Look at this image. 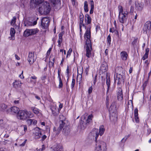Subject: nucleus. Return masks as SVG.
<instances>
[{"label":"nucleus","mask_w":151,"mask_h":151,"mask_svg":"<svg viewBox=\"0 0 151 151\" xmlns=\"http://www.w3.org/2000/svg\"><path fill=\"white\" fill-rule=\"evenodd\" d=\"M117 98L119 101H121L123 99V96L122 94V90L120 87L118 89V92L117 93Z\"/></svg>","instance_id":"obj_18"},{"label":"nucleus","mask_w":151,"mask_h":151,"mask_svg":"<svg viewBox=\"0 0 151 151\" xmlns=\"http://www.w3.org/2000/svg\"><path fill=\"white\" fill-rule=\"evenodd\" d=\"M31 109L32 111L35 114H37L39 113V110L35 107H32Z\"/></svg>","instance_id":"obj_34"},{"label":"nucleus","mask_w":151,"mask_h":151,"mask_svg":"<svg viewBox=\"0 0 151 151\" xmlns=\"http://www.w3.org/2000/svg\"><path fill=\"white\" fill-rule=\"evenodd\" d=\"M51 9L49 3L47 1L43 2L39 8V12L41 14H49Z\"/></svg>","instance_id":"obj_4"},{"label":"nucleus","mask_w":151,"mask_h":151,"mask_svg":"<svg viewBox=\"0 0 151 151\" xmlns=\"http://www.w3.org/2000/svg\"><path fill=\"white\" fill-rule=\"evenodd\" d=\"M149 51V49L148 48H147L145 50V54L148 55Z\"/></svg>","instance_id":"obj_59"},{"label":"nucleus","mask_w":151,"mask_h":151,"mask_svg":"<svg viewBox=\"0 0 151 151\" xmlns=\"http://www.w3.org/2000/svg\"><path fill=\"white\" fill-rule=\"evenodd\" d=\"M10 111L12 113H13L17 114L20 111L19 108L16 106H13L10 108Z\"/></svg>","instance_id":"obj_20"},{"label":"nucleus","mask_w":151,"mask_h":151,"mask_svg":"<svg viewBox=\"0 0 151 151\" xmlns=\"http://www.w3.org/2000/svg\"><path fill=\"white\" fill-rule=\"evenodd\" d=\"M35 132L34 133V136L35 139L40 138L42 135L41 132L38 127L36 128L35 129Z\"/></svg>","instance_id":"obj_13"},{"label":"nucleus","mask_w":151,"mask_h":151,"mask_svg":"<svg viewBox=\"0 0 151 151\" xmlns=\"http://www.w3.org/2000/svg\"><path fill=\"white\" fill-rule=\"evenodd\" d=\"M135 116V122L136 123H138L139 122V117H138V116Z\"/></svg>","instance_id":"obj_46"},{"label":"nucleus","mask_w":151,"mask_h":151,"mask_svg":"<svg viewBox=\"0 0 151 151\" xmlns=\"http://www.w3.org/2000/svg\"><path fill=\"white\" fill-rule=\"evenodd\" d=\"M148 55L145 54L144 55L143 57H142V59L143 60H145L146 59H147L148 58Z\"/></svg>","instance_id":"obj_49"},{"label":"nucleus","mask_w":151,"mask_h":151,"mask_svg":"<svg viewBox=\"0 0 151 151\" xmlns=\"http://www.w3.org/2000/svg\"><path fill=\"white\" fill-rule=\"evenodd\" d=\"M62 129L60 128L59 126L57 129L55 127H54L53 128V132H55L56 134L58 135Z\"/></svg>","instance_id":"obj_29"},{"label":"nucleus","mask_w":151,"mask_h":151,"mask_svg":"<svg viewBox=\"0 0 151 151\" xmlns=\"http://www.w3.org/2000/svg\"><path fill=\"white\" fill-rule=\"evenodd\" d=\"M138 38H135L133 41L132 42V44L133 46L134 47H135V46L136 45V43L137 42Z\"/></svg>","instance_id":"obj_37"},{"label":"nucleus","mask_w":151,"mask_h":151,"mask_svg":"<svg viewBox=\"0 0 151 151\" xmlns=\"http://www.w3.org/2000/svg\"><path fill=\"white\" fill-rule=\"evenodd\" d=\"M18 100L14 101V104H17L19 103L20 99L19 98H18Z\"/></svg>","instance_id":"obj_52"},{"label":"nucleus","mask_w":151,"mask_h":151,"mask_svg":"<svg viewBox=\"0 0 151 151\" xmlns=\"http://www.w3.org/2000/svg\"><path fill=\"white\" fill-rule=\"evenodd\" d=\"M91 133L92 135H93V136H94L95 135V141L96 142V143H97V142H97V138L99 135V132L98 129L94 128L92 130Z\"/></svg>","instance_id":"obj_14"},{"label":"nucleus","mask_w":151,"mask_h":151,"mask_svg":"<svg viewBox=\"0 0 151 151\" xmlns=\"http://www.w3.org/2000/svg\"><path fill=\"white\" fill-rule=\"evenodd\" d=\"M63 83L62 81H59V88H61L63 87Z\"/></svg>","instance_id":"obj_51"},{"label":"nucleus","mask_w":151,"mask_h":151,"mask_svg":"<svg viewBox=\"0 0 151 151\" xmlns=\"http://www.w3.org/2000/svg\"><path fill=\"white\" fill-rule=\"evenodd\" d=\"M31 1L32 2H33V3L37 4H42V3L44 2V0H31Z\"/></svg>","instance_id":"obj_35"},{"label":"nucleus","mask_w":151,"mask_h":151,"mask_svg":"<svg viewBox=\"0 0 151 151\" xmlns=\"http://www.w3.org/2000/svg\"><path fill=\"white\" fill-rule=\"evenodd\" d=\"M91 9L90 11V13L91 14H92L93 11L94 9V2L93 1H90Z\"/></svg>","instance_id":"obj_31"},{"label":"nucleus","mask_w":151,"mask_h":151,"mask_svg":"<svg viewBox=\"0 0 151 151\" xmlns=\"http://www.w3.org/2000/svg\"><path fill=\"white\" fill-rule=\"evenodd\" d=\"M125 75L124 73L122 74L117 73L116 75V78L115 80V82H117V84L118 85H120L122 82L125 79Z\"/></svg>","instance_id":"obj_8"},{"label":"nucleus","mask_w":151,"mask_h":151,"mask_svg":"<svg viewBox=\"0 0 151 151\" xmlns=\"http://www.w3.org/2000/svg\"><path fill=\"white\" fill-rule=\"evenodd\" d=\"M47 137V136L45 135H43L41 137V140L42 141L44 140Z\"/></svg>","instance_id":"obj_55"},{"label":"nucleus","mask_w":151,"mask_h":151,"mask_svg":"<svg viewBox=\"0 0 151 151\" xmlns=\"http://www.w3.org/2000/svg\"><path fill=\"white\" fill-rule=\"evenodd\" d=\"M30 29L31 35L36 34L38 33L39 31V29L37 28Z\"/></svg>","instance_id":"obj_30"},{"label":"nucleus","mask_w":151,"mask_h":151,"mask_svg":"<svg viewBox=\"0 0 151 151\" xmlns=\"http://www.w3.org/2000/svg\"><path fill=\"white\" fill-rule=\"evenodd\" d=\"M119 10V22L122 23H123L127 21L128 14L127 11H124L123 7L121 6L118 7Z\"/></svg>","instance_id":"obj_5"},{"label":"nucleus","mask_w":151,"mask_h":151,"mask_svg":"<svg viewBox=\"0 0 151 151\" xmlns=\"http://www.w3.org/2000/svg\"><path fill=\"white\" fill-rule=\"evenodd\" d=\"M121 58L123 60H127L128 55L126 52L122 51L121 53Z\"/></svg>","instance_id":"obj_23"},{"label":"nucleus","mask_w":151,"mask_h":151,"mask_svg":"<svg viewBox=\"0 0 151 151\" xmlns=\"http://www.w3.org/2000/svg\"><path fill=\"white\" fill-rule=\"evenodd\" d=\"M23 71H22L21 75L19 76V77L21 79H23L24 78V77L23 75Z\"/></svg>","instance_id":"obj_53"},{"label":"nucleus","mask_w":151,"mask_h":151,"mask_svg":"<svg viewBox=\"0 0 151 151\" xmlns=\"http://www.w3.org/2000/svg\"><path fill=\"white\" fill-rule=\"evenodd\" d=\"M105 130L104 129V126H101L100 127L99 130V133L100 136H101L104 133Z\"/></svg>","instance_id":"obj_32"},{"label":"nucleus","mask_w":151,"mask_h":151,"mask_svg":"<svg viewBox=\"0 0 151 151\" xmlns=\"http://www.w3.org/2000/svg\"><path fill=\"white\" fill-rule=\"evenodd\" d=\"M31 35V29H26L24 32V35L25 37H27Z\"/></svg>","instance_id":"obj_28"},{"label":"nucleus","mask_w":151,"mask_h":151,"mask_svg":"<svg viewBox=\"0 0 151 151\" xmlns=\"http://www.w3.org/2000/svg\"><path fill=\"white\" fill-rule=\"evenodd\" d=\"M93 116L92 114L89 115L87 119L86 120V124H89L91 122L92 119L93 118Z\"/></svg>","instance_id":"obj_26"},{"label":"nucleus","mask_w":151,"mask_h":151,"mask_svg":"<svg viewBox=\"0 0 151 151\" xmlns=\"http://www.w3.org/2000/svg\"><path fill=\"white\" fill-rule=\"evenodd\" d=\"M15 33V30L13 28H11L10 31V35L11 37V39L12 40H14L15 39L14 37Z\"/></svg>","instance_id":"obj_24"},{"label":"nucleus","mask_w":151,"mask_h":151,"mask_svg":"<svg viewBox=\"0 0 151 151\" xmlns=\"http://www.w3.org/2000/svg\"><path fill=\"white\" fill-rule=\"evenodd\" d=\"M1 107L2 110H4L6 108L7 106L4 104H3L1 105Z\"/></svg>","instance_id":"obj_42"},{"label":"nucleus","mask_w":151,"mask_h":151,"mask_svg":"<svg viewBox=\"0 0 151 151\" xmlns=\"http://www.w3.org/2000/svg\"><path fill=\"white\" fill-rule=\"evenodd\" d=\"M147 83V81H145L144 82V83L143 84V87L144 88L146 86Z\"/></svg>","instance_id":"obj_63"},{"label":"nucleus","mask_w":151,"mask_h":151,"mask_svg":"<svg viewBox=\"0 0 151 151\" xmlns=\"http://www.w3.org/2000/svg\"><path fill=\"white\" fill-rule=\"evenodd\" d=\"M21 84L22 83L21 82L15 81L13 83V87L17 89L18 88L20 87Z\"/></svg>","instance_id":"obj_22"},{"label":"nucleus","mask_w":151,"mask_h":151,"mask_svg":"<svg viewBox=\"0 0 151 151\" xmlns=\"http://www.w3.org/2000/svg\"><path fill=\"white\" fill-rule=\"evenodd\" d=\"M16 17L14 16L13 17V19L12 20L11 24V25H14L16 21Z\"/></svg>","instance_id":"obj_38"},{"label":"nucleus","mask_w":151,"mask_h":151,"mask_svg":"<svg viewBox=\"0 0 151 151\" xmlns=\"http://www.w3.org/2000/svg\"><path fill=\"white\" fill-rule=\"evenodd\" d=\"M27 141V140L25 139L24 140V141L22 143V144H21L20 145V146H24L25 143H26Z\"/></svg>","instance_id":"obj_58"},{"label":"nucleus","mask_w":151,"mask_h":151,"mask_svg":"<svg viewBox=\"0 0 151 151\" xmlns=\"http://www.w3.org/2000/svg\"><path fill=\"white\" fill-rule=\"evenodd\" d=\"M91 17L88 14H86L85 17V21L86 24L88 25L91 24Z\"/></svg>","instance_id":"obj_21"},{"label":"nucleus","mask_w":151,"mask_h":151,"mask_svg":"<svg viewBox=\"0 0 151 151\" xmlns=\"http://www.w3.org/2000/svg\"><path fill=\"white\" fill-rule=\"evenodd\" d=\"M51 109L52 114L55 116H58L60 112L59 109L57 107L56 105L52 106Z\"/></svg>","instance_id":"obj_12"},{"label":"nucleus","mask_w":151,"mask_h":151,"mask_svg":"<svg viewBox=\"0 0 151 151\" xmlns=\"http://www.w3.org/2000/svg\"><path fill=\"white\" fill-rule=\"evenodd\" d=\"M59 122H62L64 120H67L66 119L65 117L63 115L60 114L59 116Z\"/></svg>","instance_id":"obj_36"},{"label":"nucleus","mask_w":151,"mask_h":151,"mask_svg":"<svg viewBox=\"0 0 151 151\" xmlns=\"http://www.w3.org/2000/svg\"><path fill=\"white\" fill-rule=\"evenodd\" d=\"M97 78V75H96L95 76V77L94 78V81H93L94 84H95L96 82Z\"/></svg>","instance_id":"obj_54"},{"label":"nucleus","mask_w":151,"mask_h":151,"mask_svg":"<svg viewBox=\"0 0 151 151\" xmlns=\"http://www.w3.org/2000/svg\"><path fill=\"white\" fill-rule=\"evenodd\" d=\"M149 62H148V60H146L145 62V65L146 67H148L149 64Z\"/></svg>","instance_id":"obj_50"},{"label":"nucleus","mask_w":151,"mask_h":151,"mask_svg":"<svg viewBox=\"0 0 151 151\" xmlns=\"http://www.w3.org/2000/svg\"><path fill=\"white\" fill-rule=\"evenodd\" d=\"M72 52V49L71 48H70L68 51L67 55H66V57L67 58L68 56H70Z\"/></svg>","instance_id":"obj_43"},{"label":"nucleus","mask_w":151,"mask_h":151,"mask_svg":"<svg viewBox=\"0 0 151 151\" xmlns=\"http://www.w3.org/2000/svg\"><path fill=\"white\" fill-rule=\"evenodd\" d=\"M36 57H35L34 53L32 52H29L27 58V60L29 62L30 65H32L36 60Z\"/></svg>","instance_id":"obj_9"},{"label":"nucleus","mask_w":151,"mask_h":151,"mask_svg":"<svg viewBox=\"0 0 151 151\" xmlns=\"http://www.w3.org/2000/svg\"><path fill=\"white\" fill-rule=\"evenodd\" d=\"M109 111L110 114V120L111 121H116L117 118V112L115 101H113L109 109Z\"/></svg>","instance_id":"obj_3"},{"label":"nucleus","mask_w":151,"mask_h":151,"mask_svg":"<svg viewBox=\"0 0 151 151\" xmlns=\"http://www.w3.org/2000/svg\"><path fill=\"white\" fill-rule=\"evenodd\" d=\"M27 119L26 120V122L29 126L32 124L35 125L37 123V121L34 119Z\"/></svg>","instance_id":"obj_19"},{"label":"nucleus","mask_w":151,"mask_h":151,"mask_svg":"<svg viewBox=\"0 0 151 151\" xmlns=\"http://www.w3.org/2000/svg\"><path fill=\"white\" fill-rule=\"evenodd\" d=\"M106 83L107 86V93H108V91L109 89L110 85V76L108 73H106Z\"/></svg>","instance_id":"obj_16"},{"label":"nucleus","mask_w":151,"mask_h":151,"mask_svg":"<svg viewBox=\"0 0 151 151\" xmlns=\"http://www.w3.org/2000/svg\"><path fill=\"white\" fill-rule=\"evenodd\" d=\"M51 3L54 5V6L56 5L60 6L61 4L60 0H50Z\"/></svg>","instance_id":"obj_25"},{"label":"nucleus","mask_w":151,"mask_h":151,"mask_svg":"<svg viewBox=\"0 0 151 151\" xmlns=\"http://www.w3.org/2000/svg\"><path fill=\"white\" fill-rule=\"evenodd\" d=\"M91 27H88L85 34V37H86L87 39L86 42V56L88 58H90L91 56V51L92 50L91 43L90 40L91 37Z\"/></svg>","instance_id":"obj_1"},{"label":"nucleus","mask_w":151,"mask_h":151,"mask_svg":"<svg viewBox=\"0 0 151 151\" xmlns=\"http://www.w3.org/2000/svg\"><path fill=\"white\" fill-rule=\"evenodd\" d=\"M129 137V135H128L127 137H125L124 138H123L121 140L122 142H125L127 139Z\"/></svg>","instance_id":"obj_45"},{"label":"nucleus","mask_w":151,"mask_h":151,"mask_svg":"<svg viewBox=\"0 0 151 151\" xmlns=\"http://www.w3.org/2000/svg\"><path fill=\"white\" fill-rule=\"evenodd\" d=\"M51 50V48H50L49 50H48L47 52V55H50V51Z\"/></svg>","instance_id":"obj_64"},{"label":"nucleus","mask_w":151,"mask_h":151,"mask_svg":"<svg viewBox=\"0 0 151 151\" xmlns=\"http://www.w3.org/2000/svg\"><path fill=\"white\" fill-rule=\"evenodd\" d=\"M96 151H106V145L105 142L102 141H99L96 144Z\"/></svg>","instance_id":"obj_7"},{"label":"nucleus","mask_w":151,"mask_h":151,"mask_svg":"<svg viewBox=\"0 0 151 151\" xmlns=\"http://www.w3.org/2000/svg\"><path fill=\"white\" fill-rule=\"evenodd\" d=\"M75 80L74 78H73L71 83V87L72 89H73L75 85Z\"/></svg>","instance_id":"obj_40"},{"label":"nucleus","mask_w":151,"mask_h":151,"mask_svg":"<svg viewBox=\"0 0 151 151\" xmlns=\"http://www.w3.org/2000/svg\"><path fill=\"white\" fill-rule=\"evenodd\" d=\"M136 8L138 10H141L143 8V6L141 3H139L138 2H135Z\"/></svg>","instance_id":"obj_27"},{"label":"nucleus","mask_w":151,"mask_h":151,"mask_svg":"<svg viewBox=\"0 0 151 151\" xmlns=\"http://www.w3.org/2000/svg\"><path fill=\"white\" fill-rule=\"evenodd\" d=\"M138 109L137 108H136L134 109V116H138Z\"/></svg>","instance_id":"obj_47"},{"label":"nucleus","mask_w":151,"mask_h":151,"mask_svg":"<svg viewBox=\"0 0 151 151\" xmlns=\"http://www.w3.org/2000/svg\"><path fill=\"white\" fill-rule=\"evenodd\" d=\"M84 10L85 12H87L88 11V3L87 1H85L84 2Z\"/></svg>","instance_id":"obj_33"},{"label":"nucleus","mask_w":151,"mask_h":151,"mask_svg":"<svg viewBox=\"0 0 151 151\" xmlns=\"http://www.w3.org/2000/svg\"><path fill=\"white\" fill-rule=\"evenodd\" d=\"M22 126L24 128V132H26L27 130V127L26 125H23Z\"/></svg>","instance_id":"obj_62"},{"label":"nucleus","mask_w":151,"mask_h":151,"mask_svg":"<svg viewBox=\"0 0 151 151\" xmlns=\"http://www.w3.org/2000/svg\"><path fill=\"white\" fill-rule=\"evenodd\" d=\"M151 23L150 21L146 22L144 24L143 28V31L144 33L147 34L148 32H149L151 28Z\"/></svg>","instance_id":"obj_10"},{"label":"nucleus","mask_w":151,"mask_h":151,"mask_svg":"<svg viewBox=\"0 0 151 151\" xmlns=\"http://www.w3.org/2000/svg\"><path fill=\"white\" fill-rule=\"evenodd\" d=\"M108 70L107 63L105 62H103L102 64L100 70L102 72L104 73Z\"/></svg>","instance_id":"obj_15"},{"label":"nucleus","mask_w":151,"mask_h":151,"mask_svg":"<svg viewBox=\"0 0 151 151\" xmlns=\"http://www.w3.org/2000/svg\"><path fill=\"white\" fill-rule=\"evenodd\" d=\"M63 146L60 144H56L53 147L54 151H63Z\"/></svg>","instance_id":"obj_17"},{"label":"nucleus","mask_w":151,"mask_h":151,"mask_svg":"<svg viewBox=\"0 0 151 151\" xmlns=\"http://www.w3.org/2000/svg\"><path fill=\"white\" fill-rule=\"evenodd\" d=\"M62 35H63V34H62L61 33H60L59 34L58 36H59V40H62Z\"/></svg>","instance_id":"obj_57"},{"label":"nucleus","mask_w":151,"mask_h":151,"mask_svg":"<svg viewBox=\"0 0 151 151\" xmlns=\"http://www.w3.org/2000/svg\"><path fill=\"white\" fill-rule=\"evenodd\" d=\"M62 40H59L58 41V46L59 47H60V44L62 42Z\"/></svg>","instance_id":"obj_60"},{"label":"nucleus","mask_w":151,"mask_h":151,"mask_svg":"<svg viewBox=\"0 0 151 151\" xmlns=\"http://www.w3.org/2000/svg\"><path fill=\"white\" fill-rule=\"evenodd\" d=\"M114 28H111L110 29L109 32H113L114 31Z\"/></svg>","instance_id":"obj_61"},{"label":"nucleus","mask_w":151,"mask_h":151,"mask_svg":"<svg viewBox=\"0 0 151 151\" xmlns=\"http://www.w3.org/2000/svg\"><path fill=\"white\" fill-rule=\"evenodd\" d=\"M107 39L108 43L110 45L111 44V37L110 35L108 36Z\"/></svg>","instance_id":"obj_44"},{"label":"nucleus","mask_w":151,"mask_h":151,"mask_svg":"<svg viewBox=\"0 0 151 151\" xmlns=\"http://www.w3.org/2000/svg\"><path fill=\"white\" fill-rule=\"evenodd\" d=\"M59 127L62 129L63 132L66 135H68L70 132L69 123L67 120H64L62 122H59Z\"/></svg>","instance_id":"obj_6"},{"label":"nucleus","mask_w":151,"mask_h":151,"mask_svg":"<svg viewBox=\"0 0 151 151\" xmlns=\"http://www.w3.org/2000/svg\"><path fill=\"white\" fill-rule=\"evenodd\" d=\"M50 20L46 17H44L42 19L41 21V25L43 28L47 29L49 26Z\"/></svg>","instance_id":"obj_11"},{"label":"nucleus","mask_w":151,"mask_h":151,"mask_svg":"<svg viewBox=\"0 0 151 151\" xmlns=\"http://www.w3.org/2000/svg\"><path fill=\"white\" fill-rule=\"evenodd\" d=\"M34 114L31 112L26 110H21L17 114V118L23 120L32 118Z\"/></svg>","instance_id":"obj_2"},{"label":"nucleus","mask_w":151,"mask_h":151,"mask_svg":"<svg viewBox=\"0 0 151 151\" xmlns=\"http://www.w3.org/2000/svg\"><path fill=\"white\" fill-rule=\"evenodd\" d=\"M151 133V129H147V135H149Z\"/></svg>","instance_id":"obj_56"},{"label":"nucleus","mask_w":151,"mask_h":151,"mask_svg":"<svg viewBox=\"0 0 151 151\" xmlns=\"http://www.w3.org/2000/svg\"><path fill=\"white\" fill-rule=\"evenodd\" d=\"M84 17H79L80 22H79V25H82L83 26H84V25L83 24V21Z\"/></svg>","instance_id":"obj_39"},{"label":"nucleus","mask_w":151,"mask_h":151,"mask_svg":"<svg viewBox=\"0 0 151 151\" xmlns=\"http://www.w3.org/2000/svg\"><path fill=\"white\" fill-rule=\"evenodd\" d=\"M93 90V87L92 86H91L89 88L88 90V93L90 94L91 93Z\"/></svg>","instance_id":"obj_48"},{"label":"nucleus","mask_w":151,"mask_h":151,"mask_svg":"<svg viewBox=\"0 0 151 151\" xmlns=\"http://www.w3.org/2000/svg\"><path fill=\"white\" fill-rule=\"evenodd\" d=\"M83 68H78L77 69V72L78 73V74L80 75H81L83 73Z\"/></svg>","instance_id":"obj_41"}]
</instances>
